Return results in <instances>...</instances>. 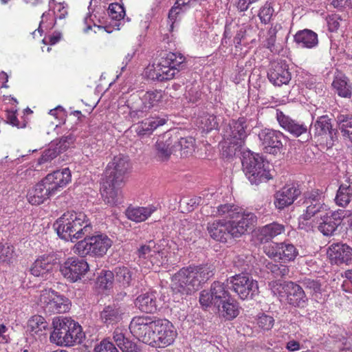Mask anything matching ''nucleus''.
Instances as JSON below:
<instances>
[{
    "instance_id": "nucleus-39",
    "label": "nucleus",
    "mask_w": 352,
    "mask_h": 352,
    "mask_svg": "<svg viewBox=\"0 0 352 352\" xmlns=\"http://www.w3.org/2000/svg\"><path fill=\"white\" fill-rule=\"evenodd\" d=\"M166 122L165 118H150L142 121L137 128L139 135H150L160 126L164 125Z\"/></svg>"
},
{
    "instance_id": "nucleus-19",
    "label": "nucleus",
    "mask_w": 352,
    "mask_h": 352,
    "mask_svg": "<svg viewBox=\"0 0 352 352\" xmlns=\"http://www.w3.org/2000/svg\"><path fill=\"white\" fill-rule=\"evenodd\" d=\"M58 263L56 254H44L34 261L30 272L34 276L48 280L53 276L54 266Z\"/></svg>"
},
{
    "instance_id": "nucleus-55",
    "label": "nucleus",
    "mask_w": 352,
    "mask_h": 352,
    "mask_svg": "<svg viewBox=\"0 0 352 352\" xmlns=\"http://www.w3.org/2000/svg\"><path fill=\"white\" fill-rule=\"evenodd\" d=\"M94 352H119V351L109 338H106L94 347Z\"/></svg>"
},
{
    "instance_id": "nucleus-15",
    "label": "nucleus",
    "mask_w": 352,
    "mask_h": 352,
    "mask_svg": "<svg viewBox=\"0 0 352 352\" xmlns=\"http://www.w3.org/2000/svg\"><path fill=\"white\" fill-rule=\"evenodd\" d=\"M89 269V265L85 259L69 257L60 265L59 270L68 281L76 283L84 277Z\"/></svg>"
},
{
    "instance_id": "nucleus-56",
    "label": "nucleus",
    "mask_w": 352,
    "mask_h": 352,
    "mask_svg": "<svg viewBox=\"0 0 352 352\" xmlns=\"http://www.w3.org/2000/svg\"><path fill=\"white\" fill-rule=\"evenodd\" d=\"M257 324L263 330L269 331L274 324V319L272 316L262 314L257 319Z\"/></svg>"
},
{
    "instance_id": "nucleus-16",
    "label": "nucleus",
    "mask_w": 352,
    "mask_h": 352,
    "mask_svg": "<svg viewBox=\"0 0 352 352\" xmlns=\"http://www.w3.org/2000/svg\"><path fill=\"white\" fill-rule=\"evenodd\" d=\"M231 297L229 292L226 289L223 283L214 281L210 290H203L199 295V302L202 306L208 307H219L220 304L225 302Z\"/></svg>"
},
{
    "instance_id": "nucleus-50",
    "label": "nucleus",
    "mask_w": 352,
    "mask_h": 352,
    "mask_svg": "<svg viewBox=\"0 0 352 352\" xmlns=\"http://www.w3.org/2000/svg\"><path fill=\"white\" fill-rule=\"evenodd\" d=\"M114 271L102 270L97 278V283L100 288L109 289L113 287L114 281Z\"/></svg>"
},
{
    "instance_id": "nucleus-6",
    "label": "nucleus",
    "mask_w": 352,
    "mask_h": 352,
    "mask_svg": "<svg viewBox=\"0 0 352 352\" xmlns=\"http://www.w3.org/2000/svg\"><path fill=\"white\" fill-rule=\"evenodd\" d=\"M325 210L316 217V221L318 230L324 236H330L336 234L338 230L342 229V224L347 212L344 210L336 211Z\"/></svg>"
},
{
    "instance_id": "nucleus-44",
    "label": "nucleus",
    "mask_w": 352,
    "mask_h": 352,
    "mask_svg": "<svg viewBox=\"0 0 352 352\" xmlns=\"http://www.w3.org/2000/svg\"><path fill=\"white\" fill-rule=\"evenodd\" d=\"M338 94L343 98H350L352 95V87L346 77L336 78L332 83Z\"/></svg>"
},
{
    "instance_id": "nucleus-28",
    "label": "nucleus",
    "mask_w": 352,
    "mask_h": 352,
    "mask_svg": "<svg viewBox=\"0 0 352 352\" xmlns=\"http://www.w3.org/2000/svg\"><path fill=\"white\" fill-rule=\"evenodd\" d=\"M45 182L50 184L55 193L60 191V188L66 186L71 181V172L68 168L63 170H57L48 174L45 177Z\"/></svg>"
},
{
    "instance_id": "nucleus-47",
    "label": "nucleus",
    "mask_w": 352,
    "mask_h": 352,
    "mask_svg": "<svg viewBox=\"0 0 352 352\" xmlns=\"http://www.w3.org/2000/svg\"><path fill=\"white\" fill-rule=\"evenodd\" d=\"M280 260L284 261H293L298 254L296 248L292 243H280Z\"/></svg>"
},
{
    "instance_id": "nucleus-64",
    "label": "nucleus",
    "mask_w": 352,
    "mask_h": 352,
    "mask_svg": "<svg viewBox=\"0 0 352 352\" xmlns=\"http://www.w3.org/2000/svg\"><path fill=\"white\" fill-rule=\"evenodd\" d=\"M329 30L331 32H336L340 27L339 21L341 20L340 17L337 14L329 16L327 19Z\"/></svg>"
},
{
    "instance_id": "nucleus-9",
    "label": "nucleus",
    "mask_w": 352,
    "mask_h": 352,
    "mask_svg": "<svg viewBox=\"0 0 352 352\" xmlns=\"http://www.w3.org/2000/svg\"><path fill=\"white\" fill-rule=\"evenodd\" d=\"M230 289L242 300L253 298L258 294V283L248 273L236 274L230 277Z\"/></svg>"
},
{
    "instance_id": "nucleus-57",
    "label": "nucleus",
    "mask_w": 352,
    "mask_h": 352,
    "mask_svg": "<svg viewBox=\"0 0 352 352\" xmlns=\"http://www.w3.org/2000/svg\"><path fill=\"white\" fill-rule=\"evenodd\" d=\"M273 12L274 9L271 6V4L268 2H266L265 5L260 9V12L258 13V16L261 22L265 24L270 22Z\"/></svg>"
},
{
    "instance_id": "nucleus-53",
    "label": "nucleus",
    "mask_w": 352,
    "mask_h": 352,
    "mask_svg": "<svg viewBox=\"0 0 352 352\" xmlns=\"http://www.w3.org/2000/svg\"><path fill=\"white\" fill-rule=\"evenodd\" d=\"M228 146L223 150V155L227 158L236 156L241 152V149L243 145L242 142L228 140Z\"/></svg>"
},
{
    "instance_id": "nucleus-42",
    "label": "nucleus",
    "mask_w": 352,
    "mask_h": 352,
    "mask_svg": "<svg viewBox=\"0 0 352 352\" xmlns=\"http://www.w3.org/2000/svg\"><path fill=\"white\" fill-rule=\"evenodd\" d=\"M301 285L316 300H318L321 295L322 285L318 280L311 279L309 278H304L300 281Z\"/></svg>"
},
{
    "instance_id": "nucleus-60",
    "label": "nucleus",
    "mask_w": 352,
    "mask_h": 352,
    "mask_svg": "<svg viewBox=\"0 0 352 352\" xmlns=\"http://www.w3.org/2000/svg\"><path fill=\"white\" fill-rule=\"evenodd\" d=\"M201 124H204L203 129L207 131L218 127V122L216 116L214 115H207L201 118Z\"/></svg>"
},
{
    "instance_id": "nucleus-4",
    "label": "nucleus",
    "mask_w": 352,
    "mask_h": 352,
    "mask_svg": "<svg viewBox=\"0 0 352 352\" xmlns=\"http://www.w3.org/2000/svg\"><path fill=\"white\" fill-rule=\"evenodd\" d=\"M241 163L245 175L252 184L259 185L273 178L269 162L258 153L243 152Z\"/></svg>"
},
{
    "instance_id": "nucleus-41",
    "label": "nucleus",
    "mask_w": 352,
    "mask_h": 352,
    "mask_svg": "<svg viewBox=\"0 0 352 352\" xmlns=\"http://www.w3.org/2000/svg\"><path fill=\"white\" fill-rule=\"evenodd\" d=\"M154 211L151 208L138 207L129 208L126 210L127 218L135 222H142L145 221Z\"/></svg>"
},
{
    "instance_id": "nucleus-46",
    "label": "nucleus",
    "mask_w": 352,
    "mask_h": 352,
    "mask_svg": "<svg viewBox=\"0 0 352 352\" xmlns=\"http://www.w3.org/2000/svg\"><path fill=\"white\" fill-rule=\"evenodd\" d=\"M47 327L48 322L43 316L39 315L33 316L28 322V330L34 333H39L45 331Z\"/></svg>"
},
{
    "instance_id": "nucleus-30",
    "label": "nucleus",
    "mask_w": 352,
    "mask_h": 352,
    "mask_svg": "<svg viewBox=\"0 0 352 352\" xmlns=\"http://www.w3.org/2000/svg\"><path fill=\"white\" fill-rule=\"evenodd\" d=\"M124 314V309L118 304L113 303L104 307L100 312V319L107 325L114 324L122 320Z\"/></svg>"
},
{
    "instance_id": "nucleus-32",
    "label": "nucleus",
    "mask_w": 352,
    "mask_h": 352,
    "mask_svg": "<svg viewBox=\"0 0 352 352\" xmlns=\"http://www.w3.org/2000/svg\"><path fill=\"white\" fill-rule=\"evenodd\" d=\"M258 239L261 243L269 242L275 236L285 232V226L276 222L269 223L258 230Z\"/></svg>"
},
{
    "instance_id": "nucleus-36",
    "label": "nucleus",
    "mask_w": 352,
    "mask_h": 352,
    "mask_svg": "<svg viewBox=\"0 0 352 352\" xmlns=\"http://www.w3.org/2000/svg\"><path fill=\"white\" fill-rule=\"evenodd\" d=\"M174 140H176L174 144L176 149L177 155H179L181 157H187L194 151L195 139L192 137L180 138L177 135H173Z\"/></svg>"
},
{
    "instance_id": "nucleus-51",
    "label": "nucleus",
    "mask_w": 352,
    "mask_h": 352,
    "mask_svg": "<svg viewBox=\"0 0 352 352\" xmlns=\"http://www.w3.org/2000/svg\"><path fill=\"white\" fill-rule=\"evenodd\" d=\"M58 148V146L54 142H51L50 147L45 149L41 156L38 159V163L42 164L56 157L60 153H63L62 151Z\"/></svg>"
},
{
    "instance_id": "nucleus-3",
    "label": "nucleus",
    "mask_w": 352,
    "mask_h": 352,
    "mask_svg": "<svg viewBox=\"0 0 352 352\" xmlns=\"http://www.w3.org/2000/svg\"><path fill=\"white\" fill-rule=\"evenodd\" d=\"M53 331L50 340L60 346H72L80 344L84 338L81 326L71 318L56 317L52 321Z\"/></svg>"
},
{
    "instance_id": "nucleus-1",
    "label": "nucleus",
    "mask_w": 352,
    "mask_h": 352,
    "mask_svg": "<svg viewBox=\"0 0 352 352\" xmlns=\"http://www.w3.org/2000/svg\"><path fill=\"white\" fill-rule=\"evenodd\" d=\"M53 227L60 238L72 242L85 239L93 231L89 220L82 212H67L54 222Z\"/></svg>"
},
{
    "instance_id": "nucleus-62",
    "label": "nucleus",
    "mask_w": 352,
    "mask_h": 352,
    "mask_svg": "<svg viewBox=\"0 0 352 352\" xmlns=\"http://www.w3.org/2000/svg\"><path fill=\"white\" fill-rule=\"evenodd\" d=\"M12 254L13 250L12 248L0 244V264L10 263Z\"/></svg>"
},
{
    "instance_id": "nucleus-49",
    "label": "nucleus",
    "mask_w": 352,
    "mask_h": 352,
    "mask_svg": "<svg viewBox=\"0 0 352 352\" xmlns=\"http://www.w3.org/2000/svg\"><path fill=\"white\" fill-rule=\"evenodd\" d=\"M171 67V62L169 60L168 53L166 54V56H162L160 61L158 63L157 67L155 68L156 72V79L159 81H164L170 80L171 78H165V73L170 74L168 69Z\"/></svg>"
},
{
    "instance_id": "nucleus-29",
    "label": "nucleus",
    "mask_w": 352,
    "mask_h": 352,
    "mask_svg": "<svg viewBox=\"0 0 352 352\" xmlns=\"http://www.w3.org/2000/svg\"><path fill=\"white\" fill-rule=\"evenodd\" d=\"M135 305L141 311L153 314L159 308L160 304L155 293H146L137 297Z\"/></svg>"
},
{
    "instance_id": "nucleus-37",
    "label": "nucleus",
    "mask_w": 352,
    "mask_h": 352,
    "mask_svg": "<svg viewBox=\"0 0 352 352\" xmlns=\"http://www.w3.org/2000/svg\"><path fill=\"white\" fill-rule=\"evenodd\" d=\"M196 279H197L199 288L202 284L206 283L215 274V267L213 264L206 263L197 266H190Z\"/></svg>"
},
{
    "instance_id": "nucleus-48",
    "label": "nucleus",
    "mask_w": 352,
    "mask_h": 352,
    "mask_svg": "<svg viewBox=\"0 0 352 352\" xmlns=\"http://www.w3.org/2000/svg\"><path fill=\"white\" fill-rule=\"evenodd\" d=\"M268 273H271L275 278H283L288 276L289 270L288 266L281 263L269 262L266 265Z\"/></svg>"
},
{
    "instance_id": "nucleus-33",
    "label": "nucleus",
    "mask_w": 352,
    "mask_h": 352,
    "mask_svg": "<svg viewBox=\"0 0 352 352\" xmlns=\"http://www.w3.org/2000/svg\"><path fill=\"white\" fill-rule=\"evenodd\" d=\"M218 310L219 316L226 320H232L236 318L239 314V302L230 297L225 302L220 304L219 307H216Z\"/></svg>"
},
{
    "instance_id": "nucleus-11",
    "label": "nucleus",
    "mask_w": 352,
    "mask_h": 352,
    "mask_svg": "<svg viewBox=\"0 0 352 352\" xmlns=\"http://www.w3.org/2000/svg\"><path fill=\"white\" fill-rule=\"evenodd\" d=\"M302 204L306 207L305 212L303 214L305 220H309L315 218L325 210H329L324 204V192L320 189H313L303 193Z\"/></svg>"
},
{
    "instance_id": "nucleus-2",
    "label": "nucleus",
    "mask_w": 352,
    "mask_h": 352,
    "mask_svg": "<svg viewBox=\"0 0 352 352\" xmlns=\"http://www.w3.org/2000/svg\"><path fill=\"white\" fill-rule=\"evenodd\" d=\"M257 217L254 214H248L241 220L215 221L208 224V231L211 238L220 243H226L232 238H239L254 227Z\"/></svg>"
},
{
    "instance_id": "nucleus-45",
    "label": "nucleus",
    "mask_w": 352,
    "mask_h": 352,
    "mask_svg": "<svg viewBox=\"0 0 352 352\" xmlns=\"http://www.w3.org/2000/svg\"><path fill=\"white\" fill-rule=\"evenodd\" d=\"M352 199V186L342 184L336 196V203L340 206H346Z\"/></svg>"
},
{
    "instance_id": "nucleus-20",
    "label": "nucleus",
    "mask_w": 352,
    "mask_h": 352,
    "mask_svg": "<svg viewBox=\"0 0 352 352\" xmlns=\"http://www.w3.org/2000/svg\"><path fill=\"white\" fill-rule=\"evenodd\" d=\"M175 141L170 132H166L157 139L154 145L155 157L157 161L166 162L172 155H177Z\"/></svg>"
},
{
    "instance_id": "nucleus-23",
    "label": "nucleus",
    "mask_w": 352,
    "mask_h": 352,
    "mask_svg": "<svg viewBox=\"0 0 352 352\" xmlns=\"http://www.w3.org/2000/svg\"><path fill=\"white\" fill-rule=\"evenodd\" d=\"M162 98L161 91H147L143 98L137 95H131L127 101H144L146 104L144 105L142 109H135L131 113V118L139 119L145 116V113L151 107H154Z\"/></svg>"
},
{
    "instance_id": "nucleus-40",
    "label": "nucleus",
    "mask_w": 352,
    "mask_h": 352,
    "mask_svg": "<svg viewBox=\"0 0 352 352\" xmlns=\"http://www.w3.org/2000/svg\"><path fill=\"white\" fill-rule=\"evenodd\" d=\"M168 56L169 60L171 62V67L168 70L169 71L170 74L166 73V72H164L166 76L164 78H173L180 70L186 68V58L181 54L177 55L173 52H169Z\"/></svg>"
},
{
    "instance_id": "nucleus-31",
    "label": "nucleus",
    "mask_w": 352,
    "mask_h": 352,
    "mask_svg": "<svg viewBox=\"0 0 352 352\" xmlns=\"http://www.w3.org/2000/svg\"><path fill=\"white\" fill-rule=\"evenodd\" d=\"M112 339L122 352H140V347L134 342L125 337L122 329L116 328L112 334Z\"/></svg>"
},
{
    "instance_id": "nucleus-61",
    "label": "nucleus",
    "mask_w": 352,
    "mask_h": 352,
    "mask_svg": "<svg viewBox=\"0 0 352 352\" xmlns=\"http://www.w3.org/2000/svg\"><path fill=\"white\" fill-rule=\"evenodd\" d=\"M75 141V137L72 134L63 136L59 140L54 141V143L58 146L62 152H65L69 146Z\"/></svg>"
},
{
    "instance_id": "nucleus-63",
    "label": "nucleus",
    "mask_w": 352,
    "mask_h": 352,
    "mask_svg": "<svg viewBox=\"0 0 352 352\" xmlns=\"http://www.w3.org/2000/svg\"><path fill=\"white\" fill-rule=\"evenodd\" d=\"M186 10V8L175 3L174 6L171 8L168 12V19L173 23L176 21L179 14L182 12H184Z\"/></svg>"
},
{
    "instance_id": "nucleus-27",
    "label": "nucleus",
    "mask_w": 352,
    "mask_h": 352,
    "mask_svg": "<svg viewBox=\"0 0 352 352\" xmlns=\"http://www.w3.org/2000/svg\"><path fill=\"white\" fill-rule=\"evenodd\" d=\"M248 122L245 118L233 120L229 123L224 135L227 140L242 142L244 144L248 134Z\"/></svg>"
},
{
    "instance_id": "nucleus-14",
    "label": "nucleus",
    "mask_w": 352,
    "mask_h": 352,
    "mask_svg": "<svg viewBox=\"0 0 352 352\" xmlns=\"http://www.w3.org/2000/svg\"><path fill=\"white\" fill-rule=\"evenodd\" d=\"M177 335V331L170 322L158 318L151 346L160 348L169 346L174 342Z\"/></svg>"
},
{
    "instance_id": "nucleus-35",
    "label": "nucleus",
    "mask_w": 352,
    "mask_h": 352,
    "mask_svg": "<svg viewBox=\"0 0 352 352\" xmlns=\"http://www.w3.org/2000/svg\"><path fill=\"white\" fill-rule=\"evenodd\" d=\"M252 213H243L242 209L231 204H223L220 205L217 208V215L225 219H230V220L237 219L241 220V219L247 217L248 214Z\"/></svg>"
},
{
    "instance_id": "nucleus-54",
    "label": "nucleus",
    "mask_w": 352,
    "mask_h": 352,
    "mask_svg": "<svg viewBox=\"0 0 352 352\" xmlns=\"http://www.w3.org/2000/svg\"><path fill=\"white\" fill-rule=\"evenodd\" d=\"M247 259L248 257L243 255L235 256L233 260V267L238 269L240 273H248L250 270V261Z\"/></svg>"
},
{
    "instance_id": "nucleus-22",
    "label": "nucleus",
    "mask_w": 352,
    "mask_h": 352,
    "mask_svg": "<svg viewBox=\"0 0 352 352\" xmlns=\"http://www.w3.org/2000/svg\"><path fill=\"white\" fill-rule=\"evenodd\" d=\"M328 256L332 263L338 265L352 263V248L342 242L333 243L328 248Z\"/></svg>"
},
{
    "instance_id": "nucleus-59",
    "label": "nucleus",
    "mask_w": 352,
    "mask_h": 352,
    "mask_svg": "<svg viewBox=\"0 0 352 352\" xmlns=\"http://www.w3.org/2000/svg\"><path fill=\"white\" fill-rule=\"evenodd\" d=\"M336 122L340 131L352 126V116L349 114H340L336 118Z\"/></svg>"
},
{
    "instance_id": "nucleus-5",
    "label": "nucleus",
    "mask_w": 352,
    "mask_h": 352,
    "mask_svg": "<svg viewBox=\"0 0 352 352\" xmlns=\"http://www.w3.org/2000/svg\"><path fill=\"white\" fill-rule=\"evenodd\" d=\"M112 241L104 234L89 235L82 240L78 241L74 245V252L85 256L91 255L95 256H102L108 249L111 246Z\"/></svg>"
},
{
    "instance_id": "nucleus-12",
    "label": "nucleus",
    "mask_w": 352,
    "mask_h": 352,
    "mask_svg": "<svg viewBox=\"0 0 352 352\" xmlns=\"http://www.w3.org/2000/svg\"><path fill=\"white\" fill-rule=\"evenodd\" d=\"M156 323L157 319L148 316H136L131 321L129 329L139 340L151 345Z\"/></svg>"
},
{
    "instance_id": "nucleus-13",
    "label": "nucleus",
    "mask_w": 352,
    "mask_h": 352,
    "mask_svg": "<svg viewBox=\"0 0 352 352\" xmlns=\"http://www.w3.org/2000/svg\"><path fill=\"white\" fill-rule=\"evenodd\" d=\"M130 168L128 157L122 155L115 156L109 162L104 172V177L102 179L107 180L111 185L114 184H123L125 175Z\"/></svg>"
},
{
    "instance_id": "nucleus-58",
    "label": "nucleus",
    "mask_w": 352,
    "mask_h": 352,
    "mask_svg": "<svg viewBox=\"0 0 352 352\" xmlns=\"http://www.w3.org/2000/svg\"><path fill=\"white\" fill-rule=\"evenodd\" d=\"M264 252L271 258L280 260V243H274L264 246Z\"/></svg>"
},
{
    "instance_id": "nucleus-26",
    "label": "nucleus",
    "mask_w": 352,
    "mask_h": 352,
    "mask_svg": "<svg viewBox=\"0 0 352 352\" xmlns=\"http://www.w3.org/2000/svg\"><path fill=\"white\" fill-rule=\"evenodd\" d=\"M269 80L275 86L287 85L291 80V73L285 63H272L267 72Z\"/></svg>"
},
{
    "instance_id": "nucleus-17",
    "label": "nucleus",
    "mask_w": 352,
    "mask_h": 352,
    "mask_svg": "<svg viewBox=\"0 0 352 352\" xmlns=\"http://www.w3.org/2000/svg\"><path fill=\"white\" fill-rule=\"evenodd\" d=\"M258 138L265 153L273 155L281 153L285 136L280 131L265 129L259 132Z\"/></svg>"
},
{
    "instance_id": "nucleus-43",
    "label": "nucleus",
    "mask_w": 352,
    "mask_h": 352,
    "mask_svg": "<svg viewBox=\"0 0 352 352\" xmlns=\"http://www.w3.org/2000/svg\"><path fill=\"white\" fill-rule=\"evenodd\" d=\"M116 280L123 287L131 285L133 272L125 266H118L114 269Z\"/></svg>"
},
{
    "instance_id": "nucleus-21",
    "label": "nucleus",
    "mask_w": 352,
    "mask_h": 352,
    "mask_svg": "<svg viewBox=\"0 0 352 352\" xmlns=\"http://www.w3.org/2000/svg\"><path fill=\"white\" fill-rule=\"evenodd\" d=\"M282 289L286 295L287 303L295 307H304L308 301L306 293L302 287L292 282H285Z\"/></svg>"
},
{
    "instance_id": "nucleus-38",
    "label": "nucleus",
    "mask_w": 352,
    "mask_h": 352,
    "mask_svg": "<svg viewBox=\"0 0 352 352\" xmlns=\"http://www.w3.org/2000/svg\"><path fill=\"white\" fill-rule=\"evenodd\" d=\"M294 40L302 47L307 48L314 47L318 43L317 34L308 29L298 31L294 36Z\"/></svg>"
},
{
    "instance_id": "nucleus-24",
    "label": "nucleus",
    "mask_w": 352,
    "mask_h": 352,
    "mask_svg": "<svg viewBox=\"0 0 352 352\" xmlns=\"http://www.w3.org/2000/svg\"><path fill=\"white\" fill-rule=\"evenodd\" d=\"M300 194L301 190L300 188L294 185L292 186H285L275 193L274 206L278 210H283L292 205Z\"/></svg>"
},
{
    "instance_id": "nucleus-25",
    "label": "nucleus",
    "mask_w": 352,
    "mask_h": 352,
    "mask_svg": "<svg viewBox=\"0 0 352 352\" xmlns=\"http://www.w3.org/2000/svg\"><path fill=\"white\" fill-rule=\"evenodd\" d=\"M55 194L53 188L50 186V184L45 182V179L43 178L35 185L32 190L29 191L28 197L31 204L40 205Z\"/></svg>"
},
{
    "instance_id": "nucleus-52",
    "label": "nucleus",
    "mask_w": 352,
    "mask_h": 352,
    "mask_svg": "<svg viewBox=\"0 0 352 352\" xmlns=\"http://www.w3.org/2000/svg\"><path fill=\"white\" fill-rule=\"evenodd\" d=\"M109 16L115 21L124 19L125 10L124 6L119 3H112L108 7Z\"/></svg>"
},
{
    "instance_id": "nucleus-7",
    "label": "nucleus",
    "mask_w": 352,
    "mask_h": 352,
    "mask_svg": "<svg viewBox=\"0 0 352 352\" xmlns=\"http://www.w3.org/2000/svg\"><path fill=\"white\" fill-rule=\"evenodd\" d=\"M190 266L183 267L172 277L171 288L175 293L190 295L199 289L197 279Z\"/></svg>"
},
{
    "instance_id": "nucleus-18",
    "label": "nucleus",
    "mask_w": 352,
    "mask_h": 352,
    "mask_svg": "<svg viewBox=\"0 0 352 352\" xmlns=\"http://www.w3.org/2000/svg\"><path fill=\"white\" fill-rule=\"evenodd\" d=\"M41 300L45 304V309L52 313H65L71 306L67 298L52 289L41 295Z\"/></svg>"
},
{
    "instance_id": "nucleus-8",
    "label": "nucleus",
    "mask_w": 352,
    "mask_h": 352,
    "mask_svg": "<svg viewBox=\"0 0 352 352\" xmlns=\"http://www.w3.org/2000/svg\"><path fill=\"white\" fill-rule=\"evenodd\" d=\"M276 119L280 126L300 142H307L311 139L310 127L305 123L292 119L279 110H276Z\"/></svg>"
},
{
    "instance_id": "nucleus-10",
    "label": "nucleus",
    "mask_w": 352,
    "mask_h": 352,
    "mask_svg": "<svg viewBox=\"0 0 352 352\" xmlns=\"http://www.w3.org/2000/svg\"><path fill=\"white\" fill-rule=\"evenodd\" d=\"M314 138L320 144L331 148L334 142L338 140V131L333 129L331 119L328 116H322L318 118L314 124Z\"/></svg>"
},
{
    "instance_id": "nucleus-34",
    "label": "nucleus",
    "mask_w": 352,
    "mask_h": 352,
    "mask_svg": "<svg viewBox=\"0 0 352 352\" xmlns=\"http://www.w3.org/2000/svg\"><path fill=\"white\" fill-rule=\"evenodd\" d=\"M122 184H109L107 180L102 179L101 183L102 195L104 200L111 205H115L120 202V188Z\"/></svg>"
}]
</instances>
